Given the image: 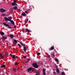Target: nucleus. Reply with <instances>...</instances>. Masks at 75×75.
I'll return each instance as SVG.
<instances>
[{
  "mask_svg": "<svg viewBox=\"0 0 75 75\" xmlns=\"http://www.w3.org/2000/svg\"><path fill=\"white\" fill-rule=\"evenodd\" d=\"M35 75H38V74H36Z\"/></svg>",
  "mask_w": 75,
  "mask_h": 75,
  "instance_id": "40",
  "label": "nucleus"
},
{
  "mask_svg": "<svg viewBox=\"0 0 75 75\" xmlns=\"http://www.w3.org/2000/svg\"><path fill=\"white\" fill-rule=\"evenodd\" d=\"M28 62H28L27 61H26V62H27V63Z\"/></svg>",
  "mask_w": 75,
  "mask_h": 75,
  "instance_id": "39",
  "label": "nucleus"
},
{
  "mask_svg": "<svg viewBox=\"0 0 75 75\" xmlns=\"http://www.w3.org/2000/svg\"><path fill=\"white\" fill-rule=\"evenodd\" d=\"M13 2H14V3H17V2H16V1H14Z\"/></svg>",
  "mask_w": 75,
  "mask_h": 75,
  "instance_id": "32",
  "label": "nucleus"
},
{
  "mask_svg": "<svg viewBox=\"0 0 75 75\" xmlns=\"http://www.w3.org/2000/svg\"><path fill=\"white\" fill-rule=\"evenodd\" d=\"M29 10H30V9H29Z\"/></svg>",
  "mask_w": 75,
  "mask_h": 75,
  "instance_id": "43",
  "label": "nucleus"
},
{
  "mask_svg": "<svg viewBox=\"0 0 75 75\" xmlns=\"http://www.w3.org/2000/svg\"><path fill=\"white\" fill-rule=\"evenodd\" d=\"M3 24L5 26L8 27V28H11V27L9 26V25H8V24H6V23H3Z\"/></svg>",
  "mask_w": 75,
  "mask_h": 75,
  "instance_id": "3",
  "label": "nucleus"
},
{
  "mask_svg": "<svg viewBox=\"0 0 75 75\" xmlns=\"http://www.w3.org/2000/svg\"><path fill=\"white\" fill-rule=\"evenodd\" d=\"M54 49V46H52L51 47L49 48V50L50 51H51L53 50Z\"/></svg>",
  "mask_w": 75,
  "mask_h": 75,
  "instance_id": "6",
  "label": "nucleus"
},
{
  "mask_svg": "<svg viewBox=\"0 0 75 75\" xmlns=\"http://www.w3.org/2000/svg\"><path fill=\"white\" fill-rule=\"evenodd\" d=\"M13 8L15 10H16V9H17V6H15L13 7Z\"/></svg>",
  "mask_w": 75,
  "mask_h": 75,
  "instance_id": "17",
  "label": "nucleus"
},
{
  "mask_svg": "<svg viewBox=\"0 0 75 75\" xmlns=\"http://www.w3.org/2000/svg\"><path fill=\"white\" fill-rule=\"evenodd\" d=\"M10 37L11 38H13L14 37V35H10Z\"/></svg>",
  "mask_w": 75,
  "mask_h": 75,
  "instance_id": "15",
  "label": "nucleus"
},
{
  "mask_svg": "<svg viewBox=\"0 0 75 75\" xmlns=\"http://www.w3.org/2000/svg\"><path fill=\"white\" fill-rule=\"evenodd\" d=\"M54 74H56V73H55V71H54Z\"/></svg>",
  "mask_w": 75,
  "mask_h": 75,
  "instance_id": "35",
  "label": "nucleus"
},
{
  "mask_svg": "<svg viewBox=\"0 0 75 75\" xmlns=\"http://www.w3.org/2000/svg\"><path fill=\"white\" fill-rule=\"evenodd\" d=\"M40 54H41L39 52L37 54V55H40Z\"/></svg>",
  "mask_w": 75,
  "mask_h": 75,
  "instance_id": "27",
  "label": "nucleus"
},
{
  "mask_svg": "<svg viewBox=\"0 0 75 75\" xmlns=\"http://www.w3.org/2000/svg\"><path fill=\"white\" fill-rule=\"evenodd\" d=\"M32 65L33 66V67H34V68H38L39 67V66H38V65H37V63H36L33 64Z\"/></svg>",
  "mask_w": 75,
  "mask_h": 75,
  "instance_id": "2",
  "label": "nucleus"
},
{
  "mask_svg": "<svg viewBox=\"0 0 75 75\" xmlns=\"http://www.w3.org/2000/svg\"><path fill=\"white\" fill-rule=\"evenodd\" d=\"M0 11L2 12V13H3V12H5V11H6V10L3 9V8H1L0 9Z\"/></svg>",
  "mask_w": 75,
  "mask_h": 75,
  "instance_id": "5",
  "label": "nucleus"
},
{
  "mask_svg": "<svg viewBox=\"0 0 75 75\" xmlns=\"http://www.w3.org/2000/svg\"><path fill=\"white\" fill-rule=\"evenodd\" d=\"M16 71V68H15L13 69V71H14V72H15Z\"/></svg>",
  "mask_w": 75,
  "mask_h": 75,
  "instance_id": "24",
  "label": "nucleus"
},
{
  "mask_svg": "<svg viewBox=\"0 0 75 75\" xmlns=\"http://www.w3.org/2000/svg\"><path fill=\"white\" fill-rule=\"evenodd\" d=\"M7 38L6 37H4L3 38V39L4 40H6V39Z\"/></svg>",
  "mask_w": 75,
  "mask_h": 75,
  "instance_id": "21",
  "label": "nucleus"
},
{
  "mask_svg": "<svg viewBox=\"0 0 75 75\" xmlns=\"http://www.w3.org/2000/svg\"><path fill=\"white\" fill-rule=\"evenodd\" d=\"M1 70V69L0 68V70Z\"/></svg>",
  "mask_w": 75,
  "mask_h": 75,
  "instance_id": "42",
  "label": "nucleus"
},
{
  "mask_svg": "<svg viewBox=\"0 0 75 75\" xmlns=\"http://www.w3.org/2000/svg\"><path fill=\"white\" fill-rule=\"evenodd\" d=\"M27 50V47H25L24 46L23 47V50L24 52H25L26 50Z\"/></svg>",
  "mask_w": 75,
  "mask_h": 75,
  "instance_id": "8",
  "label": "nucleus"
},
{
  "mask_svg": "<svg viewBox=\"0 0 75 75\" xmlns=\"http://www.w3.org/2000/svg\"><path fill=\"white\" fill-rule=\"evenodd\" d=\"M31 69H32V67L29 68V69H28V72H29V71H31Z\"/></svg>",
  "mask_w": 75,
  "mask_h": 75,
  "instance_id": "13",
  "label": "nucleus"
},
{
  "mask_svg": "<svg viewBox=\"0 0 75 75\" xmlns=\"http://www.w3.org/2000/svg\"><path fill=\"white\" fill-rule=\"evenodd\" d=\"M21 45H23V44L22 43H21Z\"/></svg>",
  "mask_w": 75,
  "mask_h": 75,
  "instance_id": "37",
  "label": "nucleus"
},
{
  "mask_svg": "<svg viewBox=\"0 0 75 75\" xmlns=\"http://www.w3.org/2000/svg\"><path fill=\"white\" fill-rule=\"evenodd\" d=\"M2 16H6V14H2Z\"/></svg>",
  "mask_w": 75,
  "mask_h": 75,
  "instance_id": "28",
  "label": "nucleus"
},
{
  "mask_svg": "<svg viewBox=\"0 0 75 75\" xmlns=\"http://www.w3.org/2000/svg\"><path fill=\"white\" fill-rule=\"evenodd\" d=\"M56 71L57 73H59V69H57Z\"/></svg>",
  "mask_w": 75,
  "mask_h": 75,
  "instance_id": "19",
  "label": "nucleus"
},
{
  "mask_svg": "<svg viewBox=\"0 0 75 75\" xmlns=\"http://www.w3.org/2000/svg\"><path fill=\"white\" fill-rule=\"evenodd\" d=\"M0 58L1 59H3L4 58V57L2 56V54H0Z\"/></svg>",
  "mask_w": 75,
  "mask_h": 75,
  "instance_id": "7",
  "label": "nucleus"
},
{
  "mask_svg": "<svg viewBox=\"0 0 75 75\" xmlns=\"http://www.w3.org/2000/svg\"><path fill=\"white\" fill-rule=\"evenodd\" d=\"M26 31L25 32V33H26L27 32H28V33H30V30H28V29H26Z\"/></svg>",
  "mask_w": 75,
  "mask_h": 75,
  "instance_id": "9",
  "label": "nucleus"
},
{
  "mask_svg": "<svg viewBox=\"0 0 75 75\" xmlns=\"http://www.w3.org/2000/svg\"><path fill=\"white\" fill-rule=\"evenodd\" d=\"M10 21L12 24H14V21H13L11 20L10 21Z\"/></svg>",
  "mask_w": 75,
  "mask_h": 75,
  "instance_id": "12",
  "label": "nucleus"
},
{
  "mask_svg": "<svg viewBox=\"0 0 75 75\" xmlns=\"http://www.w3.org/2000/svg\"><path fill=\"white\" fill-rule=\"evenodd\" d=\"M6 67V65H3L1 66V68H5Z\"/></svg>",
  "mask_w": 75,
  "mask_h": 75,
  "instance_id": "14",
  "label": "nucleus"
},
{
  "mask_svg": "<svg viewBox=\"0 0 75 75\" xmlns=\"http://www.w3.org/2000/svg\"><path fill=\"white\" fill-rule=\"evenodd\" d=\"M55 61H56V62H58V59H57V58H55Z\"/></svg>",
  "mask_w": 75,
  "mask_h": 75,
  "instance_id": "20",
  "label": "nucleus"
},
{
  "mask_svg": "<svg viewBox=\"0 0 75 75\" xmlns=\"http://www.w3.org/2000/svg\"><path fill=\"white\" fill-rule=\"evenodd\" d=\"M53 56H54V57H55V55H53Z\"/></svg>",
  "mask_w": 75,
  "mask_h": 75,
  "instance_id": "41",
  "label": "nucleus"
},
{
  "mask_svg": "<svg viewBox=\"0 0 75 75\" xmlns=\"http://www.w3.org/2000/svg\"><path fill=\"white\" fill-rule=\"evenodd\" d=\"M28 21V19H26L25 21V22L27 23V22Z\"/></svg>",
  "mask_w": 75,
  "mask_h": 75,
  "instance_id": "16",
  "label": "nucleus"
},
{
  "mask_svg": "<svg viewBox=\"0 0 75 75\" xmlns=\"http://www.w3.org/2000/svg\"><path fill=\"white\" fill-rule=\"evenodd\" d=\"M45 69H43V72H45Z\"/></svg>",
  "mask_w": 75,
  "mask_h": 75,
  "instance_id": "26",
  "label": "nucleus"
},
{
  "mask_svg": "<svg viewBox=\"0 0 75 75\" xmlns=\"http://www.w3.org/2000/svg\"><path fill=\"white\" fill-rule=\"evenodd\" d=\"M0 34H1V35H4V33L3 32H1L0 33Z\"/></svg>",
  "mask_w": 75,
  "mask_h": 75,
  "instance_id": "18",
  "label": "nucleus"
},
{
  "mask_svg": "<svg viewBox=\"0 0 75 75\" xmlns=\"http://www.w3.org/2000/svg\"><path fill=\"white\" fill-rule=\"evenodd\" d=\"M25 13H26L27 14H28V11H25Z\"/></svg>",
  "mask_w": 75,
  "mask_h": 75,
  "instance_id": "23",
  "label": "nucleus"
},
{
  "mask_svg": "<svg viewBox=\"0 0 75 75\" xmlns=\"http://www.w3.org/2000/svg\"><path fill=\"white\" fill-rule=\"evenodd\" d=\"M18 45L20 47H21V46L20 45V44H18Z\"/></svg>",
  "mask_w": 75,
  "mask_h": 75,
  "instance_id": "29",
  "label": "nucleus"
},
{
  "mask_svg": "<svg viewBox=\"0 0 75 75\" xmlns=\"http://www.w3.org/2000/svg\"><path fill=\"white\" fill-rule=\"evenodd\" d=\"M11 57L12 58H16L17 57V56H16V55H12V54H11Z\"/></svg>",
  "mask_w": 75,
  "mask_h": 75,
  "instance_id": "4",
  "label": "nucleus"
},
{
  "mask_svg": "<svg viewBox=\"0 0 75 75\" xmlns=\"http://www.w3.org/2000/svg\"><path fill=\"white\" fill-rule=\"evenodd\" d=\"M48 57L49 58H50V56L49 55H48Z\"/></svg>",
  "mask_w": 75,
  "mask_h": 75,
  "instance_id": "33",
  "label": "nucleus"
},
{
  "mask_svg": "<svg viewBox=\"0 0 75 75\" xmlns=\"http://www.w3.org/2000/svg\"><path fill=\"white\" fill-rule=\"evenodd\" d=\"M14 42L15 43H17V41L16 40H14Z\"/></svg>",
  "mask_w": 75,
  "mask_h": 75,
  "instance_id": "22",
  "label": "nucleus"
},
{
  "mask_svg": "<svg viewBox=\"0 0 75 75\" xmlns=\"http://www.w3.org/2000/svg\"><path fill=\"white\" fill-rule=\"evenodd\" d=\"M12 4L13 6H17V4L14 3H13Z\"/></svg>",
  "mask_w": 75,
  "mask_h": 75,
  "instance_id": "10",
  "label": "nucleus"
},
{
  "mask_svg": "<svg viewBox=\"0 0 75 75\" xmlns=\"http://www.w3.org/2000/svg\"><path fill=\"white\" fill-rule=\"evenodd\" d=\"M62 75H64L65 73L64 72H63L62 73Z\"/></svg>",
  "mask_w": 75,
  "mask_h": 75,
  "instance_id": "31",
  "label": "nucleus"
},
{
  "mask_svg": "<svg viewBox=\"0 0 75 75\" xmlns=\"http://www.w3.org/2000/svg\"><path fill=\"white\" fill-rule=\"evenodd\" d=\"M24 58H27V57L26 56H24Z\"/></svg>",
  "mask_w": 75,
  "mask_h": 75,
  "instance_id": "34",
  "label": "nucleus"
},
{
  "mask_svg": "<svg viewBox=\"0 0 75 75\" xmlns=\"http://www.w3.org/2000/svg\"><path fill=\"white\" fill-rule=\"evenodd\" d=\"M4 18L6 21H10V20H11V18H12V17H10L8 18L5 17Z\"/></svg>",
  "mask_w": 75,
  "mask_h": 75,
  "instance_id": "1",
  "label": "nucleus"
},
{
  "mask_svg": "<svg viewBox=\"0 0 75 75\" xmlns=\"http://www.w3.org/2000/svg\"><path fill=\"white\" fill-rule=\"evenodd\" d=\"M22 16H26V14L25 13L23 12L22 13Z\"/></svg>",
  "mask_w": 75,
  "mask_h": 75,
  "instance_id": "11",
  "label": "nucleus"
},
{
  "mask_svg": "<svg viewBox=\"0 0 75 75\" xmlns=\"http://www.w3.org/2000/svg\"><path fill=\"white\" fill-rule=\"evenodd\" d=\"M23 45V46H25V44Z\"/></svg>",
  "mask_w": 75,
  "mask_h": 75,
  "instance_id": "36",
  "label": "nucleus"
},
{
  "mask_svg": "<svg viewBox=\"0 0 75 75\" xmlns=\"http://www.w3.org/2000/svg\"><path fill=\"white\" fill-rule=\"evenodd\" d=\"M16 26H14V28H16Z\"/></svg>",
  "mask_w": 75,
  "mask_h": 75,
  "instance_id": "38",
  "label": "nucleus"
},
{
  "mask_svg": "<svg viewBox=\"0 0 75 75\" xmlns=\"http://www.w3.org/2000/svg\"><path fill=\"white\" fill-rule=\"evenodd\" d=\"M18 64H19V63H15V65H18Z\"/></svg>",
  "mask_w": 75,
  "mask_h": 75,
  "instance_id": "25",
  "label": "nucleus"
},
{
  "mask_svg": "<svg viewBox=\"0 0 75 75\" xmlns=\"http://www.w3.org/2000/svg\"><path fill=\"white\" fill-rule=\"evenodd\" d=\"M43 74L44 75H45V72H43Z\"/></svg>",
  "mask_w": 75,
  "mask_h": 75,
  "instance_id": "30",
  "label": "nucleus"
}]
</instances>
